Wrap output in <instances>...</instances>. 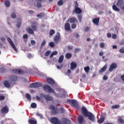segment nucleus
<instances>
[{"mask_svg": "<svg viewBox=\"0 0 124 124\" xmlns=\"http://www.w3.org/2000/svg\"><path fill=\"white\" fill-rule=\"evenodd\" d=\"M81 113L84 117L88 118L91 122L95 121V116L91 112L88 111V109L85 107H83L81 108Z\"/></svg>", "mask_w": 124, "mask_h": 124, "instance_id": "f257e3e1", "label": "nucleus"}, {"mask_svg": "<svg viewBox=\"0 0 124 124\" xmlns=\"http://www.w3.org/2000/svg\"><path fill=\"white\" fill-rule=\"evenodd\" d=\"M67 102H69L71 103L72 106L76 108V109H80V106H79V104H78V102L74 99H67Z\"/></svg>", "mask_w": 124, "mask_h": 124, "instance_id": "f03ea898", "label": "nucleus"}, {"mask_svg": "<svg viewBox=\"0 0 124 124\" xmlns=\"http://www.w3.org/2000/svg\"><path fill=\"white\" fill-rule=\"evenodd\" d=\"M43 89L46 93H55V90L52 89L50 86L48 85H45L43 86Z\"/></svg>", "mask_w": 124, "mask_h": 124, "instance_id": "7ed1b4c3", "label": "nucleus"}, {"mask_svg": "<svg viewBox=\"0 0 124 124\" xmlns=\"http://www.w3.org/2000/svg\"><path fill=\"white\" fill-rule=\"evenodd\" d=\"M49 109H50V110H52L51 111V113L53 114V115H56V114H59V108L57 107H55V106L50 105L49 107Z\"/></svg>", "mask_w": 124, "mask_h": 124, "instance_id": "20e7f679", "label": "nucleus"}, {"mask_svg": "<svg viewBox=\"0 0 124 124\" xmlns=\"http://www.w3.org/2000/svg\"><path fill=\"white\" fill-rule=\"evenodd\" d=\"M117 6L120 7L123 13H124V0H118L116 3Z\"/></svg>", "mask_w": 124, "mask_h": 124, "instance_id": "39448f33", "label": "nucleus"}, {"mask_svg": "<svg viewBox=\"0 0 124 124\" xmlns=\"http://www.w3.org/2000/svg\"><path fill=\"white\" fill-rule=\"evenodd\" d=\"M7 41L12 47L13 49H14V51H15V52H18V50L17 49V48H16V46H15V45H14V43L12 41L11 38H10V37H8Z\"/></svg>", "mask_w": 124, "mask_h": 124, "instance_id": "423d86ee", "label": "nucleus"}, {"mask_svg": "<svg viewBox=\"0 0 124 124\" xmlns=\"http://www.w3.org/2000/svg\"><path fill=\"white\" fill-rule=\"evenodd\" d=\"M53 41L55 44H59L60 41H61V34L60 33H57V34L55 36Z\"/></svg>", "mask_w": 124, "mask_h": 124, "instance_id": "0eeeda50", "label": "nucleus"}, {"mask_svg": "<svg viewBox=\"0 0 124 124\" xmlns=\"http://www.w3.org/2000/svg\"><path fill=\"white\" fill-rule=\"evenodd\" d=\"M50 122L53 124H62L61 121L57 117H52L50 119Z\"/></svg>", "mask_w": 124, "mask_h": 124, "instance_id": "6e6552de", "label": "nucleus"}, {"mask_svg": "<svg viewBox=\"0 0 124 124\" xmlns=\"http://www.w3.org/2000/svg\"><path fill=\"white\" fill-rule=\"evenodd\" d=\"M42 83L40 82H35L31 83L30 85V88H39V87H42Z\"/></svg>", "mask_w": 124, "mask_h": 124, "instance_id": "1a4fd4ad", "label": "nucleus"}, {"mask_svg": "<svg viewBox=\"0 0 124 124\" xmlns=\"http://www.w3.org/2000/svg\"><path fill=\"white\" fill-rule=\"evenodd\" d=\"M78 121L79 124H85V123H86V120L84 119V117H83L82 115L78 116Z\"/></svg>", "mask_w": 124, "mask_h": 124, "instance_id": "9d476101", "label": "nucleus"}, {"mask_svg": "<svg viewBox=\"0 0 124 124\" xmlns=\"http://www.w3.org/2000/svg\"><path fill=\"white\" fill-rule=\"evenodd\" d=\"M117 67H118V66L117 65V64L116 63H112L109 68V71H110V72H112V71H113V70L116 69Z\"/></svg>", "mask_w": 124, "mask_h": 124, "instance_id": "9b49d317", "label": "nucleus"}, {"mask_svg": "<svg viewBox=\"0 0 124 124\" xmlns=\"http://www.w3.org/2000/svg\"><path fill=\"white\" fill-rule=\"evenodd\" d=\"M44 98L48 101H51L53 100V97H52L50 94H45L43 95Z\"/></svg>", "mask_w": 124, "mask_h": 124, "instance_id": "f8f14e48", "label": "nucleus"}, {"mask_svg": "<svg viewBox=\"0 0 124 124\" xmlns=\"http://www.w3.org/2000/svg\"><path fill=\"white\" fill-rule=\"evenodd\" d=\"M9 111V110H8V107H7V106L3 107L0 111L1 113H4L5 114L8 113Z\"/></svg>", "mask_w": 124, "mask_h": 124, "instance_id": "ddd939ff", "label": "nucleus"}, {"mask_svg": "<svg viewBox=\"0 0 124 124\" xmlns=\"http://www.w3.org/2000/svg\"><path fill=\"white\" fill-rule=\"evenodd\" d=\"M12 71L14 73H16V74H23L24 73V71L20 69H14L12 70Z\"/></svg>", "mask_w": 124, "mask_h": 124, "instance_id": "4468645a", "label": "nucleus"}, {"mask_svg": "<svg viewBox=\"0 0 124 124\" xmlns=\"http://www.w3.org/2000/svg\"><path fill=\"white\" fill-rule=\"evenodd\" d=\"M62 124H71V122L66 118H62Z\"/></svg>", "mask_w": 124, "mask_h": 124, "instance_id": "2eb2a0df", "label": "nucleus"}, {"mask_svg": "<svg viewBox=\"0 0 124 124\" xmlns=\"http://www.w3.org/2000/svg\"><path fill=\"white\" fill-rule=\"evenodd\" d=\"M76 67H77V64L74 62H72L71 63L70 67V69H71V70H74L75 68H76Z\"/></svg>", "mask_w": 124, "mask_h": 124, "instance_id": "dca6fc26", "label": "nucleus"}, {"mask_svg": "<svg viewBox=\"0 0 124 124\" xmlns=\"http://www.w3.org/2000/svg\"><path fill=\"white\" fill-rule=\"evenodd\" d=\"M70 23L71 24H74V23H78V20H77V18H74V17H71L69 19Z\"/></svg>", "mask_w": 124, "mask_h": 124, "instance_id": "f3484780", "label": "nucleus"}, {"mask_svg": "<svg viewBox=\"0 0 124 124\" xmlns=\"http://www.w3.org/2000/svg\"><path fill=\"white\" fill-rule=\"evenodd\" d=\"M46 81L48 84H50L51 85H54V84H55V81L54 79H53V78H47Z\"/></svg>", "mask_w": 124, "mask_h": 124, "instance_id": "a211bd4d", "label": "nucleus"}, {"mask_svg": "<svg viewBox=\"0 0 124 124\" xmlns=\"http://www.w3.org/2000/svg\"><path fill=\"white\" fill-rule=\"evenodd\" d=\"M107 69V65H105L103 66L100 70H99V73L101 74V73H103L105 70Z\"/></svg>", "mask_w": 124, "mask_h": 124, "instance_id": "6ab92c4d", "label": "nucleus"}, {"mask_svg": "<svg viewBox=\"0 0 124 124\" xmlns=\"http://www.w3.org/2000/svg\"><path fill=\"white\" fill-rule=\"evenodd\" d=\"M10 79L12 82H16V81L18 79V77L16 76H11L10 77Z\"/></svg>", "mask_w": 124, "mask_h": 124, "instance_id": "aec40b11", "label": "nucleus"}, {"mask_svg": "<svg viewBox=\"0 0 124 124\" xmlns=\"http://www.w3.org/2000/svg\"><path fill=\"white\" fill-rule=\"evenodd\" d=\"M93 22L95 25H98V24L99 23V17L93 19Z\"/></svg>", "mask_w": 124, "mask_h": 124, "instance_id": "412c9836", "label": "nucleus"}, {"mask_svg": "<svg viewBox=\"0 0 124 124\" xmlns=\"http://www.w3.org/2000/svg\"><path fill=\"white\" fill-rule=\"evenodd\" d=\"M64 28L66 31H70L71 30V28H70V24H69V23H65Z\"/></svg>", "mask_w": 124, "mask_h": 124, "instance_id": "4be33fe9", "label": "nucleus"}, {"mask_svg": "<svg viewBox=\"0 0 124 124\" xmlns=\"http://www.w3.org/2000/svg\"><path fill=\"white\" fill-rule=\"evenodd\" d=\"M22 25V20L18 19L17 20V23H16V27L18 28V29L20 28L21 27V25Z\"/></svg>", "mask_w": 124, "mask_h": 124, "instance_id": "5701e85b", "label": "nucleus"}, {"mask_svg": "<svg viewBox=\"0 0 124 124\" xmlns=\"http://www.w3.org/2000/svg\"><path fill=\"white\" fill-rule=\"evenodd\" d=\"M38 1L37 4V7L38 8H41L42 7V5H41V2H42V0H35Z\"/></svg>", "mask_w": 124, "mask_h": 124, "instance_id": "b1692460", "label": "nucleus"}, {"mask_svg": "<svg viewBox=\"0 0 124 124\" xmlns=\"http://www.w3.org/2000/svg\"><path fill=\"white\" fill-rule=\"evenodd\" d=\"M27 31L29 32L30 34H33L34 33V32L33 31V30L31 28H28L26 30Z\"/></svg>", "mask_w": 124, "mask_h": 124, "instance_id": "393cba45", "label": "nucleus"}, {"mask_svg": "<svg viewBox=\"0 0 124 124\" xmlns=\"http://www.w3.org/2000/svg\"><path fill=\"white\" fill-rule=\"evenodd\" d=\"M65 58L67 59V60H69V59H71V57H72V54L70 53H67L65 55Z\"/></svg>", "mask_w": 124, "mask_h": 124, "instance_id": "a878e982", "label": "nucleus"}, {"mask_svg": "<svg viewBox=\"0 0 124 124\" xmlns=\"http://www.w3.org/2000/svg\"><path fill=\"white\" fill-rule=\"evenodd\" d=\"M64 57L63 55H61L60 57H59V59L58 60V62L60 63H62V62H63V59Z\"/></svg>", "mask_w": 124, "mask_h": 124, "instance_id": "bb28decb", "label": "nucleus"}, {"mask_svg": "<svg viewBox=\"0 0 124 124\" xmlns=\"http://www.w3.org/2000/svg\"><path fill=\"white\" fill-rule=\"evenodd\" d=\"M31 28L33 29V31H36V30H37V26H36V23H32Z\"/></svg>", "mask_w": 124, "mask_h": 124, "instance_id": "cd10ccee", "label": "nucleus"}, {"mask_svg": "<svg viewBox=\"0 0 124 124\" xmlns=\"http://www.w3.org/2000/svg\"><path fill=\"white\" fill-rule=\"evenodd\" d=\"M4 85L5 87H6V88H9V87H10V83H9L8 81L6 80L4 82Z\"/></svg>", "mask_w": 124, "mask_h": 124, "instance_id": "c85d7f7f", "label": "nucleus"}, {"mask_svg": "<svg viewBox=\"0 0 124 124\" xmlns=\"http://www.w3.org/2000/svg\"><path fill=\"white\" fill-rule=\"evenodd\" d=\"M4 3L6 7H9L10 6V1L9 0H5Z\"/></svg>", "mask_w": 124, "mask_h": 124, "instance_id": "c756f323", "label": "nucleus"}, {"mask_svg": "<svg viewBox=\"0 0 124 124\" xmlns=\"http://www.w3.org/2000/svg\"><path fill=\"white\" fill-rule=\"evenodd\" d=\"M75 11L76 13H77V14H80V13L82 12V11L81 10V9H80V8H75Z\"/></svg>", "mask_w": 124, "mask_h": 124, "instance_id": "7c9ffc66", "label": "nucleus"}, {"mask_svg": "<svg viewBox=\"0 0 124 124\" xmlns=\"http://www.w3.org/2000/svg\"><path fill=\"white\" fill-rule=\"evenodd\" d=\"M112 9L114 10V11H117V12H119V11H120V9L117 7V6L116 5H113L112 6Z\"/></svg>", "mask_w": 124, "mask_h": 124, "instance_id": "2f4dec72", "label": "nucleus"}, {"mask_svg": "<svg viewBox=\"0 0 124 124\" xmlns=\"http://www.w3.org/2000/svg\"><path fill=\"white\" fill-rule=\"evenodd\" d=\"M105 120V118L104 117H101L98 120V123L99 124H102Z\"/></svg>", "mask_w": 124, "mask_h": 124, "instance_id": "473e14b6", "label": "nucleus"}, {"mask_svg": "<svg viewBox=\"0 0 124 124\" xmlns=\"http://www.w3.org/2000/svg\"><path fill=\"white\" fill-rule=\"evenodd\" d=\"M29 123L30 124H36L37 122L35 120H33V119H29Z\"/></svg>", "mask_w": 124, "mask_h": 124, "instance_id": "72a5a7b5", "label": "nucleus"}, {"mask_svg": "<svg viewBox=\"0 0 124 124\" xmlns=\"http://www.w3.org/2000/svg\"><path fill=\"white\" fill-rule=\"evenodd\" d=\"M84 69L86 73H89L90 68L89 66H87L86 67H84Z\"/></svg>", "mask_w": 124, "mask_h": 124, "instance_id": "f704fd0d", "label": "nucleus"}, {"mask_svg": "<svg viewBox=\"0 0 124 124\" xmlns=\"http://www.w3.org/2000/svg\"><path fill=\"white\" fill-rule=\"evenodd\" d=\"M55 32H56V31H55V30L52 29L49 31V35L50 36H52V35H54V34H55Z\"/></svg>", "mask_w": 124, "mask_h": 124, "instance_id": "c9c22d12", "label": "nucleus"}, {"mask_svg": "<svg viewBox=\"0 0 124 124\" xmlns=\"http://www.w3.org/2000/svg\"><path fill=\"white\" fill-rule=\"evenodd\" d=\"M26 98L28 99V100H29L30 101L31 100V95L29 93L26 94Z\"/></svg>", "mask_w": 124, "mask_h": 124, "instance_id": "e433bc0d", "label": "nucleus"}, {"mask_svg": "<svg viewBox=\"0 0 124 124\" xmlns=\"http://www.w3.org/2000/svg\"><path fill=\"white\" fill-rule=\"evenodd\" d=\"M120 108V106L119 105H115L111 107V109H118Z\"/></svg>", "mask_w": 124, "mask_h": 124, "instance_id": "4c0bfd02", "label": "nucleus"}, {"mask_svg": "<svg viewBox=\"0 0 124 124\" xmlns=\"http://www.w3.org/2000/svg\"><path fill=\"white\" fill-rule=\"evenodd\" d=\"M118 123H120V124H124V119L122 118H119L118 120Z\"/></svg>", "mask_w": 124, "mask_h": 124, "instance_id": "58836bf2", "label": "nucleus"}, {"mask_svg": "<svg viewBox=\"0 0 124 124\" xmlns=\"http://www.w3.org/2000/svg\"><path fill=\"white\" fill-rule=\"evenodd\" d=\"M51 54V51L50 50H47L46 51V52L45 53V57H48L49 55Z\"/></svg>", "mask_w": 124, "mask_h": 124, "instance_id": "ea45409f", "label": "nucleus"}, {"mask_svg": "<svg viewBox=\"0 0 124 124\" xmlns=\"http://www.w3.org/2000/svg\"><path fill=\"white\" fill-rule=\"evenodd\" d=\"M78 20L79 21V22L80 23H81V22H82V15H78L77 16Z\"/></svg>", "mask_w": 124, "mask_h": 124, "instance_id": "a19ab883", "label": "nucleus"}, {"mask_svg": "<svg viewBox=\"0 0 124 124\" xmlns=\"http://www.w3.org/2000/svg\"><path fill=\"white\" fill-rule=\"evenodd\" d=\"M11 17L12 18V19H15V18H16V14L15 13H12L11 14Z\"/></svg>", "mask_w": 124, "mask_h": 124, "instance_id": "79ce46f5", "label": "nucleus"}, {"mask_svg": "<svg viewBox=\"0 0 124 124\" xmlns=\"http://www.w3.org/2000/svg\"><path fill=\"white\" fill-rule=\"evenodd\" d=\"M44 13H40L37 16V17H38V18H42V17H44Z\"/></svg>", "mask_w": 124, "mask_h": 124, "instance_id": "37998d69", "label": "nucleus"}, {"mask_svg": "<svg viewBox=\"0 0 124 124\" xmlns=\"http://www.w3.org/2000/svg\"><path fill=\"white\" fill-rule=\"evenodd\" d=\"M56 95H57V96H58V97H61V98H62V97H64V96H65V94H60V93H59V94H56Z\"/></svg>", "mask_w": 124, "mask_h": 124, "instance_id": "c03bdc74", "label": "nucleus"}, {"mask_svg": "<svg viewBox=\"0 0 124 124\" xmlns=\"http://www.w3.org/2000/svg\"><path fill=\"white\" fill-rule=\"evenodd\" d=\"M58 4L59 6H61L63 4V2H62V0H60L58 1Z\"/></svg>", "mask_w": 124, "mask_h": 124, "instance_id": "a18cd8bd", "label": "nucleus"}, {"mask_svg": "<svg viewBox=\"0 0 124 124\" xmlns=\"http://www.w3.org/2000/svg\"><path fill=\"white\" fill-rule=\"evenodd\" d=\"M5 70H6V69H5V68L3 67H1L0 68V71L1 73H2V72H4V71H5Z\"/></svg>", "mask_w": 124, "mask_h": 124, "instance_id": "49530a36", "label": "nucleus"}, {"mask_svg": "<svg viewBox=\"0 0 124 124\" xmlns=\"http://www.w3.org/2000/svg\"><path fill=\"white\" fill-rule=\"evenodd\" d=\"M76 27H77V25H76V24L75 23H73L71 25V28L72 29H73V30L74 29H76Z\"/></svg>", "mask_w": 124, "mask_h": 124, "instance_id": "de8ad7c7", "label": "nucleus"}, {"mask_svg": "<svg viewBox=\"0 0 124 124\" xmlns=\"http://www.w3.org/2000/svg\"><path fill=\"white\" fill-rule=\"evenodd\" d=\"M49 45L50 47H51V48H53L55 46V44H54V42H51L50 43H49Z\"/></svg>", "mask_w": 124, "mask_h": 124, "instance_id": "09e8293b", "label": "nucleus"}, {"mask_svg": "<svg viewBox=\"0 0 124 124\" xmlns=\"http://www.w3.org/2000/svg\"><path fill=\"white\" fill-rule=\"evenodd\" d=\"M31 108H36V104L35 103H33L31 104Z\"/></svg>", "mask_w": 124, "mask_h": 124, "instance_id": "8fccbe9b", "label": "nucleus"}, {"mask_svg": "<svg viewBox=\"0 0 124 124\" xmlns=\"http://www.w3.org/2000/svg\"><path fill=\"white\" fill-rule=\"evenodd\" d=\"M119 52L121 53V54L124 53V47H122L119 49Z\"/></svg>", "mask_w": 124, "mask_h": 124, "instance_id": "3c124183", "label": "nucleus"}, {"mask_svg": "<svg viewBox=\"0 0 124 124\" xmlns=\"http://www.w3.org/2000/svg\"><path fill=\"white\" fill-rule=\"evenodd\" d=\"M60 111L61 113H63L64 112V108H60Z\"/></svg>", "mask_w": 124, "mask_h": 124, "instance_id": "603ef678", "label": "nucleus"}, {"mask_svg": "<svg viewBox=\"0 0 124 124\" xmlns=\"http://www.w3.org/2000/svg\"><path fill=\"white\" fill-rule=\"evenodd\" d=\"M81 49L80 48H77L75 49V53H78V52H80Z\"/></svg>", "mask_w": 124, "mask_h": 124, "instance_id": "864d4df0", "label": "nucleus"}, {"mask_svg": "<svg viewBox=\"0 0 124 124\" xmlns=\"http://www.w3.org/2000/svg\"><path fill=\"white\" fill-rule=\"evenodd\" d=\"M5 97L4 96L0 95V101L4 100Z\"/></svg>", "mask_w": 124, "mask_h": 124, "instance_id": "5fc2aeb1", "label": "nucleus"}, {"mask_svg": "<svg viewBox=\"0 0 124 124\" xmlns=\"http://www.w3.org/2000/svg\"><path fill=\"white\" fill-rule=\"evenodd\" d=\"M101 48H104V47H105V44H104V43H102L100 44V45Z\"/></svg>", "mask_w": 124, "mask_h": 124, "instance_id": "6e6d98bb", "label": "nucleus"}, {"mask_svg": "<svg viewBox=\"0 0 124 124\" xmlns=\"http://www.w3.org/2000/svg\"><path fill=\"white\" fill-rule=\"evenodd\" d=\"M35 41L33 40H31V45H35Z\"/></svg>", "mask_w": 124, "mask_h": 124, "instance_id": "4d7b16f0", "label": "nucleus"}, {"mask_svg": "<svg viewBox=\"0 0 124 124\" xmlns=\"http://www.w3.org/2000/svg\"><path fill=\"white\" fill-rule=\"evenodd\" d=\"M112 37L113 39H116V38H117V35L116 34H113L112 35Z\"/></svg>", "mask_w": 124, "mask_h": 124, "instance_id": "13d9d810", "label": "nucleus"}, {"mask_svg": "<svg viewBox=\"0 0 124 124\" xmlns=\"http://www.w3.org/2000/svg\"><path fill=\"white\" fill-rule=\"evenodd\" d=\"M46 44V41L45 40H44L43 41V42L42 43L41 46H44Z\"/></svg>", "mask_w": 124, "mask_h": 124, "instance_id": "bf43d9fd", "label": "nucleus"}, {"mask_svg": "<svg viewBox=\"0 0 124 124\" xmlns=\"http://www.w3.org/2000/svg\"><path fill=\"white\" fill-rule=\"evenodd\" d=\"M67 48L68 50H72V49H73V46H68Z\"/></svg>", "mask_w": 124, "mask_h": 124, "instance_id": "052dcab7", "label": "nucleus"}, {"mask_svg": "<svg viewBox=\"0 0 124 124\" xmlns=\"http://www.w3.org/2000/svg\"><path fill=\"white\" fill-rule=\"evenodd\" d=\"M78 6H79V5L78 4V3L77 2V1H76V4H75V8H79Z\"/></svg>", "mask_w": 124, "mask_h": 124, "instance_id": "680f3d73", "label": "nucleus"}, {"mask_svg": "<svg viewBox=\"0 0 124 124\" xmlns=\"http://www.w3.org/2000/svg\"><path fill=\"white\" fill-rule=\"evenodd\" d=\"M90 31V27H87L85 29V31H86L87 32H88V31Z\"/></svg>", "mask_w": 124, "mask_h": 124, "instance_id": "e2e57ef3", "label": "nucleus"}, {"mask_svg": "<svg viewBox=\"0 0 124 124\" xmlns=\"http://www.w3.org/2000/svg\"><path fill=\"white\" fill-rule=\"evenodd\" d=\"M23 38H24V39H27L28 38V34H25L23 36Z\"/></svg>", "mask_w": 124, "mask_h": 124, "instance_id": "0e129e2a", "label": "nucleus"}, {"mask_svg": "<svg viewBox=\"0 0 124 124\" xmlns=\"http://www.w3.org/2000/svg\"><path fill=\"white\" fill-rule=\"evenodd\" d=\"M58 51H53L52 52V54L55 56L58 55Z\"/></svg>", "mask_w": 124, "mask_h": 124, "instance_id": "69168bd1", "label": "nucleus"}, {"mask_svg": "<svg viewBox=\"0 0 124 124\" xmlns=\"http://www.w3.org/2000/svg\"><path fill=\"white\" fill-rule=\"evenodd\" d=\"M36 116L38 117H40V118H42V114H40L39 113H37Z\"/></svg>", "mask_w": 124, "mask_h": 124, "instance_id": "338daca9", "label": "nucleus"}, {"mask_svg": "<svg viewBox=\"0 0 124 124\" xmlns=\"http://www.w3.org/2000/svg\"><path fill=\"white\" fill-rule=\"evenodd\" d=\"M121 78L123 81H124V75H123L121 76Z\"/></svg>", "mask_w": 124, "mask_h": 124, "instance_id": "774afa93", "label": "nucleus"}]
</instances>
